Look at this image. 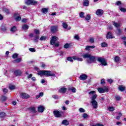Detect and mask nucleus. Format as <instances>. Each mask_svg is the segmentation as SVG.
I'll list each match as a JSON object with an SVG mask.
<instances>
[{
	"label": "nucleus",
	"instance_id": "1",
	"mask_svg": "<svg viewBox=\"0 0 126 126\" xmlns=\"http://www.w3.org/2000/svg\"><path fill=\"white\" fill-rule=\"evenodd\" d=\"M90 96H92L91 98V103L93 106L94 109H97L98 108V102L96 101V98H97V94H96V92L92 91L89 93Z\"/></svg>",
	"mask_w": 126,
	"mask_h": 126
},
{
	"label": "nucleus",
	"instance_id": "2",
	"mask_svg": "<svg viewBox=\"0 0 126 126\" xmlns=\"http://www.w3.org/2000/svg\"><path fill=\"white\" fill-rule=\"evenodd\" d=\"M37 74L40 75V76H43V75H45V76H53L54 77H56V74L53 73L51 71H47V70H40L38 71L37 72Z\"/></svg>",
	"mask_w": 126,
	"mask_h": 126
},
{
	"label": "nucleus",
	"instance_id": "3",
	"mask_svg": "<svg viewBox=\"0 0 126 126\" xmlns=\"http://www.w3.org/2000/svg\"><path fill=\"white\" fill-rule=\"evenodd\" d=\"M82 57L83 59H88L87 62L88 63H94V62L96 61L95 57L91 56V55L89 53H86L83 55Z\"/></svg>",
	"mask_w": 126,
	"mask_h": 126
},
{
	"label": "nucleus",
	"instance_id": "4",
	"mask_svg": "<svg viewBox=\"0 0 126 126\" xmlns=\"http://www.w3.org/2000/svg\"><path fill=\"white\" fill-rule=\"evenodd\" d=\"M98 92L99 93L103 94L105 93V92H109V89L106 86H104L103 87H100L98 88L97 89Z\"/></svg>",
	"mask_w": 126,
	"mask_h": 126
},
{
	"label": "nucleus",
	"instance_id": "5",
	"mask_svg": "<svg viewBox=\"0 0 126 126\" xmlns=\"http://www.w3.org/2000/svg\"><path fill=\"white\" fill-rule=\"evenodd\" d=\"M97 61L99 63H101L102 65H107V62H106V60L104 59L103 57H98L97 58Z\"/></svg>",
	"mask_w": 126,
	"mask_h": 126
},
{
	"label": "nucleus",
	"instance_id": "6",
	"mask_svg": "<svg viewBox=\"0 0 126 126\" xmlns=\"http://www.w3.org/2000/svg\"><path fill=\"white\" fill-rule=\"evenodd\" d=\"M59 40V37H57L56 36H52V38L50 40V44L51 45H55V43H56V41Z\"/></svg>",
	"mask_w": 126,
	"mask_h": 126
},
{
	"label": "nucleus",
	"instance_id": "7",
	"mask_svg": "<svg viewBox=\"0 0 126 126\" xmlns=\"http://www.w3.org/2000/svg\"><path fill=\"white\" fill-rule=\"evenodd\" d=\"M26 3L28 5H30V4H36L37 2L36 0H27L26 1Z\"/></svg>",
	"mask_w": 126,
	"mask_h": 126
},
{
	"label": "nucleus",
	"instance_id": "8",
	"mask_svg": "<svg viewBox=\"0 0 126 126\" xmlns=\"http://www.w3.org/2000/svg\"><path fill=\"white\" fill-rule=\"evenodd\" d=\"M53 114L56 118H60V117H62V114L58 110L54 111Z\"/></svg>",
	"mask_w": 126,
	"mask_h": 126
},
{
	"label": "nucleus",
	"instance_id": "9",
	"mask_svg": "<svg viewBox=\"0 0 126 126\" xmlns=\"http://www.w3.org/2000/svg\"><path fill=\"white\" fill-rule=\"evenodd\" d=\"M88 76L85 74L80 75L79 77L80 80H86Z\"/></svg>",
	"mask_w": 126,
	"mask_h": 126
},
{
	"label": "nucleus",
	"instance_id": "10",
	"mask_svg": "<svg viewBox=\"0 0 126 126\" xmlns=\"http://www.w3.org/2000/svg\"><path fill=\"white\" fill-rule=\"evenodd\" d=\"M21 97L23 99H28L30 97V95L26 93H22L21 94Z\"/></svg>",
	"mask_w": 126,
	"mask_h": 126
},
{
	"label": "nucleus",
	"instance_id": "11",
	"mask_svg": "<svg viewBox=\"0 0 126 126\" xmlns=\"http://www.w3.org/2000/svg\"><path fill=\"white\" fill-rule=\"evenodd\" d=\"M14 74L16 76H21V74H22V71L21 70H16L14 71Z\"/></svg>",
	"mask_w": 126,
	"mask_h": 126
},
{
	"label": "nucleus",
	"instance_id": "12",
	"mask_svg": "<svg viewBox=\"0 0 126 126\" xmlns=\"http://www.w3.org/2000/svg\"><path fill=\"white\" fill-rule=\"evenodd\" d=\"M115 37L113 36L112 32H109L106 35V39H113Z\"/></svg>",
	"mask_w": 126,
	"mask_h": 126
},
{
	"label": "nucleus",
	"instance_id": "13",
	"mask_svg": "<svg viewBox=\"0 0 126 126\" xmlns=\"http://www.w3.org/2000/svg\"><path fill=\"white\" fill-rule=\"evenodd\" d=\"M96 15H103V14L104 13V11H103V10L101 9H98L96 10V12H95Z\"/></svg>",
	"mask_w": 126,
	"mask_h": 126
},
{
	"label": "nucleus",
	"instance_id": "14",
	"mask_svg": "<svg viewBox=\"0 0 126 126\" xmlns=\"http://www.w3.org/2000/svg\"><path fill=\"white\" fill-rule=\"evenodd\" d=\"M44 110H45V107L44 106L40 105L38 107V111L40 113H43L44 112Z\"/></svg>",
	"mask_w": 126,
	"mask_h": 126
},
{
	"label": "nucleus",
	"instance_id": "15",
	"mask_svg": "<svg viewBox=\"0 0 126 126\" xmlns=\"http://www.w3.org/2000/svg\"><path fill=\"white\" fill-rule=\"evenodd\" d=\"M51 31L52 33H55L58 31V28L57 26H53L51 28Z\"/></svg>",
	"mask_w": 126,
	"mask_h": 126
},
{
	"label": "nucleus",
	"instance_id": "16",
	"mask_svg": "<svg viewBox=\"0 0 126 126\" xmlns=\"http://www.w3.org/2000/svg\"><path fill=\"white\" fill-rule=\"evenodd\" d=\"M83 6H89V0H85L83 2Z\"/></svg>",
	"mask_w": 126,
	"mask_h": 126
},
{
	"label": "nucleus",
	"instance_id": "17",
	"mask_svg": "<svg viewBox=\"0 0 126 126\" xmlns=\"http://www.w3.org/2000/svg\"><path fill=\"white\" fill-rule=\"evenodd\" d=\"M59 92L60 93H65V92H66V88H61L59 89Z\"/></svg>",
	"mask_w": 126,
	"mask_h": 126
},
{
	"label": "nucleus",
	"instance_id": "18",
	"mask_svg": "<svg viewBox=\"0 0 126 126\" xmlns=\"http://www.w3.org/2000/svg\"><path fill=\"white\" fill-rule=\"evenodd\" d=\"M62 125H63V126H68L69 125V122L67 121V120H64L62 121Z\"/></svg>",
	"mask_w": 126,
	"mask_h": 126
},
{
	"label": "nucleus",
	"instance_id": "19",
	"mask_svg": "<svg viewBox=\"0 0 126 126\" xmlns=\"http://www.w3.org/2000/svg\"><path fill=\"white\" fill-rule=\"evenodd\" d=\"M15 17H16V21H20L21 20V17L19 16V14L17 13L15 14Z\"/></svg>",
	"mask_w": 126,
	"mask_h": 126
},
{
	"label": "nucleus",
	"instance_id": "20",
	"mask_svg": "<svg viewBox=\"0 0 126 126\" xmlns=\"http://www.w3.org/2000/svg\"><path fill=\"white\" fill-rule=\"evenodd\" d=\"M32 40L34 43H37L38 42V40H39V35H34Z\"/></svg>",
	"mask_w": 126,
	"mask_h": 126
},
{
	"label": "nucleus",
	"instance_id": "21",
	"mask_svg": "<svg viewBox=\"0 0 126 126\" xmlns=\"http://www.w3.org/2000/svg\"><path fill=\"white\" fill-rule=\"evenodd\" d=\"M43 96H44V93L41 92L39 94H37L35 96V98L36 99H39L40 97H43Z\"/></svg>",
	"mask_w": 126,
	"mask_h": 126
},
{
	"label": "nucleus",
	"instance_id": "22",
	"mask_svg": "<svg viewBox=\"0 0 126 126\" xmlns=\"http://www.w3.org/2000/svg\"><path fill=\"white\" fill-rule=\"evenodd\" d=\"M121 61V58H120L118 56H116L114 58V62L117 63H120Z\"/></svg>",
	"mask_w": 126,
	"mask_h": 126
},
{
	"label": "nucleus",
	"instance_id": "23",
	"mask_svg": "<svg viewBox=\"0 0 126 126\" xmlns=\"http://www.w3.org/2000/svg\"><path fill=\"white\" fill-rule=\"evenodd\" d=\"M68 90L71 91L73 93H75V92H76V89L74 88V87H70L68 88Z\"/></svg>",
	"mask_w": 126,
	"mask_h": 126
},
{
	"label": "nucleus",
	"instance_id": "24",
	"mask_svg": "<svg viewBox=\"0 0 126 126\" xmlns=\"http://www.w3.org/2000/svg\"><path fill=\"white\" fill-rule=\"evenodd\" d=\"M29 111H30V112H32V113H35L36 111V108H35V107H31L29 108Z\"/></svg>",
	"mask_w": 126,
	"mask_h": 126
},
{
	"label": "nucleus",
	"instance_id": "25",
	"mask_svg": "<svg viewBox=\"0 0 126 126\" xmlns=\"http://www.w3.org/2000/svg\"><path fill=\"white\" fill-rule=\"evenodd\" d=\"M29 28V26H28V25H24L22 26V29L25 31L27 30Z\"/></svg>",
	"mask_w": 126,
	"mask_h": 126
},
{
	"label": "nucleus",
	"instance_id": "26",
	"mask_svg": "<svg viewBox=\"0 0 126 126\" xmlns=\"http://www.w3.org/2000/svg\"><path fill=\"white\" fill-rule=\"evenodd\" d=\"M62 26H63V28H64V29H66V28H67L68 26L67 25V24H66V23L63 22L62 23Z\"/></svg>",
	"mask_w": 126,
	"mask_h": 126
},
{
	"label": "nucleus",
	"instance_id": "27",
	"mask_svg": "<svg viewBox=\"0 0 126 126\" xmlns=\"http://www.w3.org/2000/svg\"><path fill=\"white\" fill-rule=\"evenodd\" d=\"M42 12H43L44 14H46V13H48V8H43L41 10Z\"/></svg>",
	"mask_w": 126,
	"mask_h": 126
},
{
	"label": "nucleus",
	"instance_id": "28",
	"mask_svg": "<svg viewBox=\"0 0 126 126\" xmlns=\"http://www.w3.org/2000/svg\"><path fill=\"white\" fill-rule=\"evenodd\" d=\"M113 25L115 26V27H116V28H118V27H120V26H121V24L115 22H113Z\"/></svg>",
	"mask_w": 126,
	"mask_h": 126
},
{
	"label": "nucleus",
	"instance_id": "29",
	"mask_svg": "<svg viewBox=\"0 0 126 126\" xmlns=\"http://www.w3.org/2000/svg\"><path fill=\"white\" fill-rule=\"evenodd\" d=\"M101 46L102 47V48H105V47H108V44L106 42H102L100 44Z\"/></svg>",
	"mask_w": 126,
	"mask_h": 126
},
{
	"label": "nucleus",
	"instance_id": "30",
	"mask_svg": "<svg viewBox=\"0 0 126 126\" xmlns=\"http://www.w3.org/2000/svg\"><path fill=\"white\" fill-rule=\"evenodd\" d=\"M119 89L120 91H125V86L121 85L119 87Z\"/></svg>",
	"mask_w": 126,
	"mask_h": 126
},
{
	"label": "nucleus",
	"instance_id": "31",
	"mask_svg": "<svg viewBox=\"0 0 126 126\" xmlns=\"http://www.w3.org/2000/svg\"><path fill=\"white\" fill-rule=\"evenodd\" d=\"M20 62H21V58H18L14 61H13V63H20Z\"/></svg>",
	"mask_w": 126,
	"mask_h": 126
},
{
	"label": "nucleus",
	"instance_id": "32",
	"mask_svg": "<svg viewBox=\"0 0 126 126\" xmlns=\"http://www.w3.org/2000/svg\"><path fill=\"white\" fill-rule=\"evenodd\" d=\"M85 18V20H86L87 21H88L89 20H90V19H91V16L88 14L87 15V16Z\"/></svg>",
	"mask_w": 126,
	"mask_h": 126
},
{
	"label": "nucleus",
	"instance_id": "33",
	"mask_svg": "<svg viewBox=\"0 0 126 126\" xmlns=\"http://www.w3.org/2000/svg\"><path fill=\"white\" fill-rule=\"evenodd\" d=\"M79 16L81 18H85V17L84 16V12H81L79 14Z\"/></svg>",
	"mask_w": 126,
	"mask_h": 126
},
{
	"label": "nucleus",
	"instance_id": "34",
	"mask_svg": "<svg viewBox=\"0 0 126 126\" xmlns=\"http://www.w3.org/2000/svg\"><path fill=\"white\" fill-rule=\"evenodd\" d=\"M5 117V113L3 112H0V118H4Z\"/></svg>",
	"mask_w": 126,
	"mask_h": 126
},
{
	"label": "nucleus",
	"instance_id": "35",
	"mask_svg": "<svg viewBox=\"0 0 126 126\" xmlns=\"http://www.w3.org/2000/svg\"><path fill=\"white\" fill-rule=\"evenodd\" d=\"M67 61H68L69 62H70L71 63H73V59L72 58L69 57L67 58Z\"/></svg>",
	"mask_w": 126,
	"mask_h": 126
},
{
	"label": "nucleus",
	"instance_id": "36",
	"mask_svg": "<svg viewBox=\"0 0 126 126\" xmlns=\"http://www.w3.org/2000/svg\"><path fill=\"white\" fill-rule=\"evenodd\" d=\"M11 32H15L16 31V27L15 26H14L11 28Z\"/></svg>",
	"mask_w": 126,
	"mask_h": 126
},
{
	"label": "nucleus",
	"instance_id": "37",
	"mask_svg": "<svg viewBox=\"0 0 126 126\" xmlns=\"http://www.w3.org/2000/svg\"><path fill=\"white\" fill-rule=\"evenodd\" d=\"M34 33L36 35H39V34H40V31H39V30H38V29H35L34 30Z\"/></svg>",
	"mask_w": 126,
	"mask_h": 126
},
{
	"label": "nucleus",
	"instance_id": "38",
	"mask_svg": "<svg viewBox=\"0 0 126 126\" xmlns=\"http://www.w3.org/2000/svg\"><path fill=\"white\" fill-rule=\"evenodd\" d=\"M18 57V54L17 53H15L12 56V58L13 59H16V58H17Z\"/></svg>",
	"mask_w": 126,
	"mask_h": 126
},
{
	"label": "nucleus",
	"instance_id": "39",
	"mask_svg": "<svg viewBox=\"0 0 126 126\" xmlns=\"http://www.w3.org/2000/svg\"><path fill=\"white\" fill-rule=\"evenodd\" d=\"M79 111L80 113H85V110L82 108H80L79 109Z\"/></svg>",
	"mask_w": 126,
	"mask_h": 126
},
{
	"label": "nucleus",
	"instance_id": "40",
	"mask_svg": "<svg viewBox=\"0 0 126 126\" xmlns=\"http://www.w3.org/2000/svg\"><path fill=\"white\" fill-rule=\"evenodd\" d=\"M74 39H75V40H77V41H79V40H80V38H79L78 35H75L74 36Z\"/></svg>",
	"mask_w": 126,
	"mask_h": 126
},
{
	"label": "nucleus",
	"instance_id": "41",
	"mask_svg": "<svg viewBox=\"0 0 126 126\" xmlns=\"http://www.w3.org/2000/svg\"><path fill=\"white\" fill-rule=\"evenodd\" d=\"M29 51L32 52V53H35L36 52V50L34 48H29Z\"/></svg>",
	"mask_w": 126,
	"mask_h": 126
},
{
	"label": "nucleus",
	"instance_id": "42",
	"mask_svg": "<svg viewBox=\"0 0 126 126\" xmlns=\"http://www.w3.org/2000/svg\"><path fill=\"white\" fill-rule=\"evenodd\" d=\"M1 101H6L7 100V97L6 96H2L1 98Z\"/></svg>",
	"mask_w": 126,
	"mask_h": 126
},
{
	"label": "nucleus",
	"instance_id": "43",
	"mask_svg": "<svg viewBox=\"0 0 126 126\" xmlns=\"http://www.w3.org/2000/svg\"><path fill=\"white\" fill-rule=\"evenodd\" d=\"M9 88L10 90H13V89H15V87L13 85H10L9 86Z\"/></svg>",
	"mask_w": 126,
	"mask_h": 126
},
{
	"label": "nucleus",
	"instance_id": "44",
	"mask_svg": "<svg viewBox=\"0 0 126 126\" xmlns=\"http://www.w3.org/2000/svg\"><path fill=\"white\" fill-rule=\"evenodd\" d=\"M120 10H121V11H122V12H126V9L123 7H120Z\"/></svg>",
	"mask_w": 126,
	"mask_h": 126
},
{
	"label": "nucleus",
	"instance_id": "45",
	"mask_svg": "<svg viewBox=\"0 0 126 126\" xmlns=\"http://www.w3.org/2000/svg\"><path fill=\"white\" fill-rule=\"evenodd\" d=\"M117 34L118 35H121V34H122V30L120 29H117Z\"/></svg>",
	"mask_w": 126,
	"mask_h": 126
},
{
	"label": "nucleus",
	"instance_id": "46",
	"mask_svg": "<svg viewBox=\"0 0 126 126\" xmlns=\"http://www.w3.org/2000/svg\"><path fill=\"white\" fill-rule=\"evenodd\" d=\"M109 111H110V112H112L113 111H114L115 108L114 107H110L108 108Z\"/></svg>",
	"mask_w": 126,
	"mask_h": 126
},
{
	"label": "nucleus",
	"instance_id": "47",
	"mask_svg": "<svg viewBox=\"0 0 126 126\" xmlns=\"http://www.w3.org/2000/svg\"><path fill=\"white\" fill-rule=\"evenodd\" d=\"M64 48L65 49H67L68 48H69V44L68 43H66L64 45Z\"/></svg>",
	"mask_w": 126,
	"mask_h": 126
},
{
	"label": "nucleus",
	"instance_id": "48",
	"mask_svg": "<svg viewBox=\"0 0 126 126\" xmlns=\"http://www.w3.org/2000/svg\"><path fill=\"white\" fill-rule=\"evenodd\" d=\"M40 41H45V40H46V37L45 36H41L40 38L39 39Z\"/></svg>",
	"mask_w": 126,
	"mask_h": 126
},
{
	"label": "nucleus",
	"instance_id": "49",
	"mask_svg": "<svg viewBox=\"0 0 126 126\" xmlns=\"http://www.w3.org/2000/svg\"><path fill=\"white\" fill-rule=\"evenodd\" d=\"M88 117V115H87V114L86 113H84L83 114V118H84V119H86V118Z\"/></svg>",
	"mask_w": 126,
	"mask_h": 126
},
{
	"label": "nucleus",
	"instance_id": "50",
	"mask_svg": "<svg viewBox=\"0 0 126 126\" xmlns=\"http://www.w3.org/2000/svg\"><path fill=\"white\" fill-rule=\"evenodd\" d=\"M115 98L117 100V101H120V100H121V97L119 95L115 96Z\"/></svg>",
	"mask_w": 126,
	"mask_h": 126
},
{
	"label": "nucleus",
	"instance_id": "51",
	"mask_svg": "<svg viewBox=\"0 0 126 126\" xmlns=\"http://www.w3.org/2000/svg\"><path fill=\"white\" fill-rule=\"evenodd\" d=\"M3 11H5V12H6V13H8L9 12V10H8V9H6V8H4L3 9Z\"/></svg>",
	"mask_w": 126,
	"mask_h": 126
},
{
	"label": "nucleus",
	"instance_id": "52",
	"mask_svg": "<svg viewBox=\"0 0 126 126\" xmlns=\"http://www.w3.org/2000/svg\"><path fill=\"white\" fill-rule=\"evenodd\" d=\"M122 4V2L120 1H118L115 3V5H121Z\"/></svg>",
	"mask_w": 126,
	"mask_h": 126
},
{
	"label": "nucleus",
	"instance_id": "53",
	"mask_svg": "<svg viewBox=\"0 0 126 126\" xmlns=\"http://www.w3.org/2000/svg\"><path fill=\"white\" fill-rule=\"evenodd\" d=\"M3 93H4V94H6V93L8 92V90H7V89H6V88H4L3 89Z\"/></svg>",
	"mask_w": 126,
	"mask_h": 126
},
{
	"label": "nucleus",
	"instance_id": "54",
	"mask_svg": "<svg viewBox=\"0 0 126 126\" xmlns=\"http://www.w3.org/2000/svg\"><path fill=\"white\" fill-rule=\"evenodd\" d=\"M90 49H91L90 46H86L85 49L87 51H90Z\"/></svg>",
	"mask_w": 126,
	"mask_h": 126
},
{
	"label": "nucleus",
	"instance_id": "55",
	"mask_svg": "<svg viewBox=\"0 0 126 126\" xmlns=\"http://www.w3.org/2000/svg\"><path fill=\"white\" fill-rule=\"evenodd\" d=\"M77 61H78V62H82L83 59L81 58H78Z\"/></svg>",
	"mask_w": 126,
	"mask_h": 126
},
{
	"label": "nucleus",
	"instance_id": "56",
	"mask_svg": "<svg viewBox=\"0 0 126 126\" xmlns=\"http://www.w3.org/2000/svg\"><path fill=\"white\" fill-rule=\"evenodd\" d=\"M90 42H91V43H94V38H91L90 39Z\"/></svg>",
	"mask_w": 126,
	"mask_h": 126
},
{
	"label": "nucleus",
	"instance_id": "57",
	"mask_svg": "<svg viewBox=\"0 0 126 126\" xmlns=\"http://www.w3.org/2000/svg\"><path fill=\"white\" fill-rule=\"evenodd\" d=\"M107 82H108L109 83H110V84H111L113 82V80H112V79H108L107 80Z\"/></svg>",
	"mask_w": 126,
	"mask_h": 126
},
{
	"label": "nucleus",
	"instance_id": "58",
	"mask_svg": "<svg viewBox=\"0 0 126 126\" xmlns=\"http://www.w3.org/2000/svg\"><path fill=\"white\" fill-rule=\"evenodd\" d=\"M59 56L63 57V52L61 51L60 52H59Z\"/></svg>",
	"mask_w": 126,
	"mask_h": 126
},
{
	"label": "nucleus",
	"instance_id": "59",
	"mask_svg": "<svg viewBox=\"0 0 126 126\" xmlns=\"http://www.w3.org/2000/svg\"><path fill=\"white\" fill-rule=\"evenodd\" d=\"M54 45L55 47H59V46H60V43L59 42L55 43Z\"/></svg>",
	"mask_w": 126,
	"mask_h": 126
},
{
	"label": "nucleus",
	"instance_id": "60",
	"mask_svg": "<svg viewBox=\"0 0 126 126\" xmlns=\"http://www.w3.org/2000/svg\"><path fill=\"white\" fill-rule=\"evenodd\" d=\"M72 59L73 60H74V61H77L78 57L76 56H73Z\"/></svg>",
	"mask_w": 126,
	"mask_h": 126
},
{
	"label": "nucleus",
	"instance_id": "61",
	"mask_svg": "<svg viewBox=\"0 0 126 126\" xmlns=\"http://www.w3.org/2000/svg\"><path fill=\"white\" fill-rule=\"evenodd\" d=\"M101 84H105V80L102 79L101 80Z\"/></svg>",
	"mask_w": 126,
	"mask_h": 126
},
{
	"label": "nucleus",
	"instance_id": "62",
	"mask_svg": "<svg viewBox=\"0 0 126 126\" xmlns=\"http://www.w3.org/2000/svg\"><path fill=\"white\" fill-rule=\"evenodd\" d=\"M1 30L2 31H6V28L5 27L2 28Z\"/></svg>",
	"mask_w": 126,
	"mask_h": 126
},
{
	"label": "nucleus",
	"instance_id": "63",
	"mask_svg": "<svg viewBox=\"0 0 126 126\" xmlns=\"http://www.w3.org/2000/svg\"><path fill=\"white\" fill-rule=\"evenodd\" d=\"M65 104L66 105H68V104H69V101H68V100H66V101H65Z\"/></svg>",
	"mask_w": 126,
	"mask_h": 126
},
{
	"label": "nucleus",
	"instance_id": "64",
	"mask_svg": "<svg viewBox=\"0 0 126 126\" xmlns=\"http://www.w3.org/2000/svg\"><path fill=\"white\" fill-rule=\"evenodd\" d=\"M121 39L122 40H124V41H126V36H123Z\"/></svg>",
	"mask_w": 126,
	"mask_h": 126
}]
</instances>
